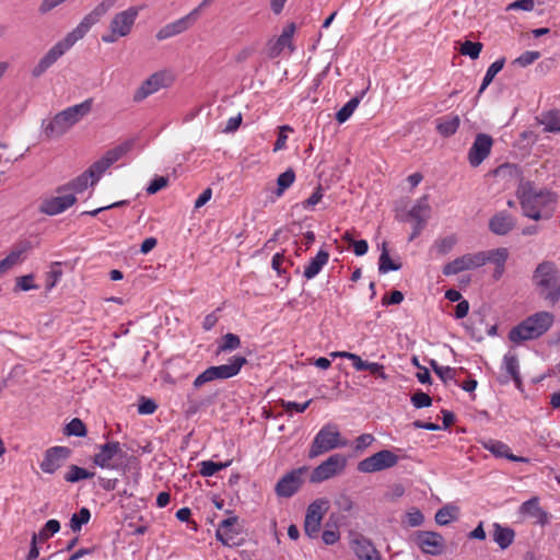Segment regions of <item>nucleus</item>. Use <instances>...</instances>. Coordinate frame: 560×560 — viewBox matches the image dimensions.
I'll return each instance as SVG.
<instances>
[{"label": "nucleus", "instance_id": "obj_17", "mask_svg": "<svg viewBox=\"0 0 560 560\" xmlns=\"http://www.w3.org/2000/svg\"><path fill=\"white\" fill-rule=\"evenodd\" d=\"M167 75L165 71H156L144 80L133 94V102L139 103L149 95L158 92L162 88L168 86Z\"/></svg>", "mask_w": 560, "mask_h": 560}, {"label": "nucleus", "instance_id": "obj_14", "mask_svg": "<svg viewBox=\"0 0 560 560\" xmlns=\"http://www.w3.org/2000/svg\"><path fill=\"white\" fill-rule=\"evenodd\" d=\"M413 540L424 553L439 556L444 551L445 540L436 532L418 530L415 533Z\"/></svg>", "mask_w": 560, "mask_h": 560}, {"label": "nucleus", "instance_id": "obj_39", "mask_svg": "<svg viewBox=\"0 0 560 560\" xmlns=\"http://www.w3.org/2000/svg\"><path fill=\"white\" fill-rule=\"evenodd\" d=\"M504 65H505V58L502 57L489 66L487 72L483 77L482 83L479 88V91H478L479 95L488 88V85L491 84L494 77L503 69Z\"/></svg>", "mask_w": 560, "mask_h": 560}, {"label": "nucleus", "instance_id": "obj_2", "mask_svg": "<svg viewBox=\"0 0 560 560\" xmlns=\"http://www.w3.org/2000/svg\"><path fill=\"white\" fill-rule=\"evenodd\" d=\"M117 0H103L79 25L68 33L63 39L56 43L32 69V77H42L61 56L66 54L79 39L83 38L90 28L96 24L116 3Z\"/></svg>", "mask_w": 560, "mask_h": 560}, {"label": "nucleus", "instance_id": "obj_23", "mask_svg": "<svg viewBox=\"0 0 560 560\" xmlns=\"http://www.w3.org/2000/svg\"><path fill=\"white\" fill-rule=\"evenodd\" d=\"M515 228V219L506 211L497 212L489 220V230L495 235H506Z\"/></svg>", "mask_w": 560, "mask_h": 560}, {"label": "nucleus", "instance_id": "obj_7", "mask_svg": "<svg viewBox=\"0 0 560 560\" xmlns=\"http://www.w3.org/2000/svg\"><path fill=\"white\" fill-rule=\"evenodd\" d=\"M116 457L122 459L127 457V453L121 451L119 442L109 441L100 445V452L93 455L92 462L94 465L101 468L125 471L127 465L113 462Z\"/></svg>", "mask_w": 560, "mask_h": 560}, {"label": "nucleus", "instance_id": "obj_12", "mask_svg": "<svg viewBox=\"0 0 560 560\" xmlns=\"http://www.w3.org/2000/svg\"><path fill=\"white\" fill-rule=\"evenodd\" d=\"M327 505L328 501L326 499H317L307 506L304 520V533L310 538L318 537L320 523L327 510Z\"/></svg>", "mask_w": 560, "mask_h": 560}, {"label": "nucleus", "instance_id": "obj_60", "mask_svg": "<svg viewBox=\"0 0 560 560\" xmlns=\"http://www.w3.org/2000/svg\"><path fill=\"white\" fill-rule=\"evenodd\" d=\"M404 301V293L399 290H393L389 294L382 298V304L385 306L397 305Z\"/></svg>", "mask_w": 560, "mask_h": 560}, {"label": "nucleus", "instance_id": "obj_64", "mask_svg": "<svg viewBox=\"0 0 560 560\" xmlns=\"http://www.w3.org/2000/svg\"><path fill=\"white\" fill-rule=\"evenodd\" d=\"M424 521V516L419 509H412L411 512L407 513V523L411 527L420 526Z\"/></svg>", "mask_w": 560, "mask_h": 560}, {"label": "nucleus", "instance_id": "obj_51", "mask_svg": "<svg viewBox=\"0 0 560 560\" xmlns=\"http://www.w3.org/2000/svg\"><path fill=\"white\" fill-rule=\"evenodd\" d=\"M465 260L463 259V256L457 257L456 259L447 262L443 267V275L444 276H452L457 275L464 270H467V267L465 265Z\"/></svg>", "mask_w": 560, "mask_h": 560}, {"label": "nucleus", "instance_id": "obj_11", "mask_svg": "<svg viewBox=\"0 0 560 560\" xmlns=\"http://www.w3.org/2000/svg\"><path fill=\"white\" fill-rule=\"evenodd\" d=\"M347 466V458L342 454H334L315 467L310 476V482L318 483L341 472Z\"/></svg>", "mask_w": 560, "mask_h": 560}, {"label": "nucleus", "instance_id": "obj_3", "mask_svg": "<svg viewBox=\"0 0 560 560\" xmlns=\"http://www.w3.org/2000/svg\"><path fill=\"white\" fill-rule=\"evenodd\" d=\"M532 284L546 306L555 307L560 302V269L552 260L539 262L533 271Z\"/></svg>", "mask_w": 560, "mask_h": 560}, {"label": "nucleus", "instance_id": "obj_26", "mask_svg": "<svg viewBox=\"0 0 560 560\" xmlns=\"http://www.w3.org/2000/svg\"><path fill=\"white\" fill-rule=\"evenodd\" d=\"M536 121L538 125L544 126V132L560 133V109L559 108H551V109L541 112V114L536 117Z\"/></svg>", "mask_w": 560, "mask_h": 560}, {"label": "nucleus", "instance_id": "obj_5", "mask_svg": "<svg viewBox=\"0 0 560 560\" xmlns=\"http://www.w3.org/2000/svg\"><path fill=\"white\" fill-rule=\"evenodd\" d=\"M346 445L347 441L341 439V434L338 431L337 425L329 423L324 425L315 435L308 451V457L315 458L323 453L337 447H343Z\"/></svg>", "mask_w": 560, "mask_h": 560}, {"label": "nucleus", "instance_id": "obj_41", "mask_svg": "<svg viewBox=\"0 0 560 560\" xmlns=\"http://www.w3.org/2000/svg\"><path fill=\"white\" fill-rule=\"evenodd\" d=\"M294 180L295 172L292 167H289L285 172L281 173L277 178V188L275 190L276 196L281 197Z\"/></svg>", "mask_w": 560, "mask_h": 560}, {"label": "nucleus", "instance_id": "obj_18", "mask_svg": "<svg viewBox=\"0 0 560 560\" xmlns=\"http://www.w3.org/2000/svg\"><path fill=\"white\" fill-rule=\"evenodd\" d=\"M75 202L77 197L74 194L46 198L39 206V212L47 215H56L72 207Z\"/></svg>", "mask_w": 560, "mask_h": 560}, {"label": "nucleus", "instance_id": "obj_38", "mask_svg": "<svg viewBox=\"0 0 560 560\" xmlns=\"http://www.w3.org/2000/svg\"><path fill=\"white\" fill-rule=\"evenodd\" d=\"M60 530V523L57 520H48L38 533H34L32 537H36V541L44 542Z\"/></svg>", "mask_w": 560, "mask_h": 560}, {"label": "nucleus", "instance_id": "obj_25", "mask_svg": "<svg viewBox=\"0 0 560 560\" xmlns=\"http://www.w3.org/2000/svg\"><path fill=\"white\" fill-rule=\"evenodd\" d=\"M508 338L514 343H521L523 341L537 339L538 336L535 334L534 327L529 323L528 317H526L509 331Z\"/></svg>", "mask_w": 560, "mask_h": 560}, {"label": "nucleus", "instance_id": "obj_46", "mask_svg": "<svg viewBox=\"0 0 560 560\" xmlns=\"http://www.w3.org/2000/svg\"><path fill=\"white\" fill-rule=\"evenodd\" d=\"M503 363H504L508 376L505 380L501 381V383H508L511 377L520 374V365H518L517 355L515 353L508 352L503 358Z\"/></svg>", "mask_w": 560, "mask_h": 560}, {"label": "nucleus", "instance_id": "obj_36", "mask_svg": "<svg viewBox=\"0 0 560 560\" xmlns=\"http://www.w3.org/2000/svg\"><path fill=\"white\" fill-rule=\"evenodd\" d=\"M364 91L361 92L360 95H355L354 97L350 98L335 115V119L339 122V124H343L346 122L350 117L351 115L353 114V112L355 110V108L359 106L360 102H361V98L362 96L364 95Z\"/></svg>", "mask_w": 560, "mask_h": 560}, {"label": "nucleus", "instance_id": "obj_20", "mask_svg": "<svg viewBox=\"0 0 560 560\" xmlns=\"http://www.w3.org/2000/svg\"><path fill=\"white\" fill-rule=\"evenodd\" d=\"M229 361V364L209 366L213 381L228 380L236 376L242 368L248 362L243 355H233Z\"/></svg>", "mask_w": 560, "mask_h": 560}, {"label": "nucleus", "instance_id": "obj_13", "mask_svg": "<svg viewBox=\"0 0 560 560\" xmlns=\"http://www.w3.org/2000/svg\"><path fill=\"white\" fill-rule=\"evenodd\" d=\"M71 455L72 450L68 446H51L44 452L39 468L45 474L54 475Z\"/></svg>", "mask_w": 560, "mask_h": 560}, {"label": "nucleus", "instance_id": "obj_29", "mask_svg": "<svg viewBox=\"0 0 560 560\" xmlns=\"http://www.w3.org/2000/svg\"><path fill=\"white\" fill-rule=\"evenodd\" d=\"M492 537L493 540L498 544V546L504 550L509 548L515 538V530L509 526H502L499 523H494L493 525Z\"/></svg>", "mask_w": 560, "mask_h": 560}, {"label": "nucleus", "instance_id": "obj_32", "mask_svg": "<svg viewBox=\"0 0 560 560\" xmlns=\"http://www.w3.org/2000/svg\"><path fill=\"white\" fill-rule=\"evenodd\" d=\"M402 267V264L397 259H393L389 256V252L387 248V242L382 243V252L378 258V271L381 273H387L389 271H397L400 270Z\"/></svg>", "mask_w": 560, "mask_h": 560}, {"label": "nucleus", "instance_id": "obj_27", "mask_svg": "<svg viewBox=\"0 0 560 560\" xmlns=\"http://www.w3.org/2000/svg\"><path fill=\"white\" fill-rule=\"evenodd\" d=\"M528 319L534 327L535 334L539 338L550 329L555 320V315L547 311H540L528 316Z\"/></svg>", "mask_w": 560, "mask_h": 560}, {"label": "nucleus", "instance_id": "obj_56", "mask_svg": "<svg viewBox=\"0 0 560 560\" xmlns=\"http://www.w3.org/2000/svg\"><path fill=\"white\" fill-rule=\"evenodd\" d=\"M311 402H312V399H308L307 401H305L303 404H299V402H295V401L280 400V404H281V406L283 407V409H284V411L287 413H292V412L301 413V412H304L307 409V407L310 406Z\"/></svg>", "mask_w": 560, "mask_h": 560}, {"label": "nucleus", "instance_id": "obj_40", "mask_svg": "<svg viewBox=\"0 0 560 560\" xmlns=\"http://www.w3.org/2000/svg\"><path fill=\"white\" fill-rule=\"evenodd\" d=\"M62 432L66 436L85 438L88 435V428L80 418H73L65 425Z\"/></svg>", "mask_w": 560, "mask_h": 560}, {"label": "nucleus", "instance_id": "obj_34", "mask_svg": "<svg viewBox=\"0 0 560 560\" xmlns=\"http://www.w3.org/2000/svg\"><path fill=\"white\" fill-rule=\"evenodd\" d=\"M133 145V140H126L122 143L116 145L115 148L105 152L102 159L112 166L115 162L120 160L125 154H127Z\"/></svg>", "mask_w": 560, "mask_h": 560}, {"label": "nucleus", "instance_id": "obj_45", "mask_svg": "<svg viewBox=\"0 0 560 560\" xmlns=\"http://www.w3.org/2000/svg\"><path fill=\"white\" fill-rule=\"evenodd\" d=\"M353 550L357 555V557L360 560H363L368 556L374 552L375 547L371 542V540L366 539L365 537L361 536L360 538H357L354 540V547Z\"/></svg>", "mask_w": 560, "mask_h": 560}, {"label": "nucleus", "instance_id": "obj_24", "mask_svg": "<svg viewBox=\"0 0 560 560\" xmlns=\"http://www.w3.org/2000/svg\"><path fill=\"white\" fill-rule=\"evenodd\" d=\"M485 448L488 450L492 455H494L498 458H506L511 462L516 463H527L528 459L523 456L514 455L511 452V448L508 444L497 441V440H489L487 443L483 444Z\"/></svg>", "mask_w": 560, "mask_h": 560}, {"label": "nucleus", "instance_id": "obj_30", "mask_svg": "<svg viewBox=\"0 0 560 560\" xmlns=\"http://www.w3.org/2000/svg\"><path fill=\"white\" fill-rule=\"evenodd\" d=\"M328 259L329 253L324 249H319L316 256L305 266L303 276L307 280L313 279L320 272L322 268L328 262Z\"/></svg>", "mask_w": 560, "mask_h": 560}, {"label": "nucleus", "instance_id": "obj_21", "mask_svg": "<svg viewBox=\"0 0 560 560\" xmlns=\"http://www.w3.org/2000/svg\"><path fill=\"white\" fill-rule=\"evenodd\" d=\"M237 521L238 517L236 515H233L222 520L221 523L219 524L218 529L215 532V538L223 546L234 547L240 546L242 544V540L233 541L234 536L240 534V530L235 528Z\"/></svg>", "mask_w": 560, "mask_h": 560}, {"label": "nucleus", "instance_id": "obj_31", "mask_svg": "<svg viewBox=\"0 0 560 560\" xmlns=\"http://www.w3.org/2000/svg\"><path fill=\"white\" fill-rule=\"evenodd\" d=\"M460 118L458 115H452L438 120L436 131L444 138L455 135L459 128Z\"/></svg>", "mask_w": 560, "mask_h": 560}, {"label": "nucleus", "instance_id": "obj_53", "mask_svg": "<svg viewBox=\"0 0 560 560\" xmlns=\"http://www.w3.org/2000/svg\"><path fill=\"white\" fill-rule=\"evenodd\" d=\"M60 266L61 262L58 261L52 264L51 270L47 273L46 290H51L61 278L62 270L60 269Z\"/></svg>", "mask_w": 560, "mask_h": 560}, {"label": "nucleus", "instance_id": "obj_50", "mask_svg": "<svg viewBox=\"0 0 560 560\" xmlns=\"http://www.w3.org/2000/svg\"><path fill=\"white\" fill-rule=\"evenodd\" d=\"M410 401L416 409L428 408V407L432 406L431 396L429 394L422 392L421 389L416 390L411 395Z\"/></svg>", "mask_w": 560, "mask_h": 560}, {"label": "nucleus", "instance_id": "obj_28", "mask_svg": "<svg viewBox=\"0 0 560 560\" xmlns=\"http://www.w3.org/2000/svg\"><path fill=\"white\" fill-rule=\"evenodd\" d=\"M509 258V250L505 247H499L495 249H491L490 259L488 262H491L495 266L494 271L492 273V278L494 281H499L504 271H505V264Z\"/></svg>", "mask_w": 560, "mask_h": 560}, {"label": "nucleus", "instance_id": "obj_16", "mask_svg": "<svg viewBox=\"0 0 560 560\" xmlns=\"http://www.w3.org/2000/svg\"><path fill=\"white\" fill-rule=\"evenodd\" d=\"M493 139L490 135L478 133L468 151V161L472 167L479 166L490 154Z\"/></svg>", "mask_w": 560, "mask_h": 560}, {"label": "nucleus", "instance_id": "obj_8", "mask_svg": "<svg viewBox=\"0 0 560 560\" xmlns=\"http://www.w3.org/2000/svg\"><path fill=\"white\" fill-rule=\"evenodd\" d=\"M431 207L428 203V196L421 197L417 203L402 217L398 213L396 219L402 222L413 221L412 232L409 236V241L417 238L427 225L428 219L430 218Z\"/></svg>", "mask_w": 560, "mask_h": 560}, {"label": "nucleus", "instance_id": "obj_22", "mask_svg": "<svg viewBox=\"0 0 560 560\" xmlns=\"http://www.w3.org/2000/svg\"><path fill=\"white\" fill-rule=\"evenodd\" d=\"M540 498L537 495L532 497L527 501L523 502L518 508L521 515H527L536 518L535 524L545 526L550 522V515L540 505Z\"/></svg>", "mask_w": 560, "mask_h": 560}, {"label": "nucleus", "instance_id": "obj_10", "mask_svg": "<svg viewBox=\"0 0 560 560\" xmlns=\"http://www.w3.org/2000/svg\"><path fill=\"white\" fill-rule=\"evenodd\" d=\"M399 460L398 455L389 450H382L359 462L357 469L360 472H376L394 467Z\"/></svg>", "mask_w": 560, "mask_h": 560}, {"label": "nucleus", "instance_id": "obj_44", "mask_svg": "<svg viewBox=\"0 0 560 560\" xmlns=\"http://www.w3.org/2000/svg\"><path fill=\"white\" fill-rule=\"evenodd\" d=\"M458 508L454 505H445L435 513V522L441 526L450 524L457 517Z\"/></svg>", "mask_w": 560, "mask_h": 560}, {"label": "nucleus", "instance_id": "obj_62", "mask_svg": "<svg viewBox=\"0 0 560 560\" xmlns=\"http://www.w3.org/2000/svg\"><path fill=\"white\" fill-rule=\"evenodd\" d=\"M323 186L318 184L313 194L302 202L303 207L308 208L317 205L323 198Z\"/></svg>", "mask_w": 560, "mask_h": 560}, {"label": "nucleus", "instance_id": "obj_19", "mask_svg": "<svg viewBox=\"0 0 560 560\" xmlns=\"http://www.w3.org/2000/svg\"><path fill=\"white\" fill-rule=\"evenodd\" d=\"M295 23L291 22L284 26L281 35L276 40H270L268 43L267 55L270 59L277 58L284 47H288L291 51L294 50V46L292 43V37L295 32Z\"/></svg>", "mask_w": 560, "mask_h": 560}, {"label": "nucleus", "instance_id": "obj_9", "mask_svg": "<svg viewBox=\"0 0 560 560\" xmlns=\"http://www.w3.org/2000/svg\"><path fill=\"white\" fill-rule=\"evenodd\" d=\"M307 471V466H301L283 475L275 486L277 497L288 499L298 493L305 482L304 475Z\"/></svg>", "mask_w": 560, "mask_h": 560}, {"label": "nucleus", "instance_id": "obj_43", "mask_svg": "<svg viewBox=\"0 0 560 560\" xmlns=\"http://www.w3.org/2000/svg\"><path fill=\"white\" fill-rule=\"evenodd\" d=\"M91 520V512L88 508L83 506L79 510V512L73 513L69 526L72 532L78 533L81 530L82 526L88 524Z\"/></svg>", "mask_w": 560, "mask_h": 560}, {"label": "nucleus", "instance_id": "obj_59", "mask_svg": "<svg viewBox=\"0 0 560 560\" xmlns=\"http://www.w3.org/2000/svg\"><path fill=\"white\" fill-rule=\"evenodd\" d=\"M292 132L293 128L289 125H283L279 127L278 137L275 142L273 151L281 150L285 148L287 139H288V132Z\"/></svg>", "mask_w": 560, "mask_h": 560}, {"label": "nucleus", "instance_id": "obj_4", "mask_svg": "<svg viewBox=\"0 0 560 560\" xmlns=\"http://www.w3.org/2000/svg\"><path fill=\"white\" fill-rule=\"evenodd\" d=\"M93 107V98L70 106L57 113L46 125L44 133L47 138H58L65 135L72 126L90 114Z\"/></svg>", "mask_w": 560, "mask_h": 560}, {"label": "nucleus", "instance_id": "obj_61", "mask_svg": "<svg viewBox=\"0 0 560 560\" xmlns=\"http://www.w3.org/2000/svg\"><path fill=\"white\" fill-rule=\"evenodd\" d=\"M176 518L179 521V522H186L188 524L191 525V528L197 532L198 530V524L195 522V521H191L190 517H191V510L189 508H182L179 509L176 514H175Z\"/></svg>", "mask_w": 560, "mask_h": 560}, {"label": "nucleus", "instance_id": "obj_15", "mask_svg": "<svg viewBox=\"0 0 560 560\" xmlns=\"http://www.w3.org/2000/svg\"><path fill=\"white\" fill-rule=\"evenodd\" d=\"M198 20V10L190 11L187 15L168 23L161 27L155 37L158 40H164L173 36L183 34L195 25Z\"/></svg>", "mask_w": 560, "mask_h": 560}, {"label": "nucleus", "instance_id": "obj_48", "mask_svg": "<svg viewBox=\"0 0 560 560\" xmlns=\"http://www.w3.org/2000/svg\"><path fill=\"white\" fill-rule=\"evenodd\" d=\"M482 48L483 45L480 42L465 40L460 45L459 52L464 56H468L472 60H476L479 58Z\"/></svg>", "mask_w": 560, "mask_h": 560}, {"label": "nucleus", "instance_id": "obj_63", "mask_svg": "<svg viewBox=\"0 0 560 560\" xmlns=\"http://www.w3.org/2000/svg\"><path fill=\"white\" fill-rule=\"evenodd\" d=\"M335 504L340 511L343 512H350L353 508L352 499L346 493L339 494L338 498L335 500Z\"/></svg>", "mask_w": 560, "mask_h": 560}, {"label": "nucleus", "instance_id": "obj_49", "mask_svg": "<svg viewBox=\"0 0 560 560\" xmlns=\"http://www.w3.org/2000/svg\"><path fill=\"white\" fill-rule=\"evenodd\" d=\"M110 166L101 158L95 161L88 170L86 174L92 178L91 185L95 184L103 173H105Z\"/></svg>", "mask_w": 560, "mask_h": 560}, {"label": "nucleus", "instance_id": "obj_1", "mask_svg": "<svg viewBox=\"0 0 560 560\" xmlns=\"http://www.w3.org/2000/svg\"><path fill=\"white\" fill-rule=\"evenodd\" d=\"M494 173L499 176L509 173L511 176L521 178L516 189V197L524 217L534 221H540L549 220L555 215L558 194L547 188L535 189L534 182L523 178L520 165L505 163L498 166Z\"/></svg>", "mask_w": 560, "mask_h": 560}, {"label": "nucleus", "instance_id": "obj_33", "mask_svg": "<svg viewBox=\"0 0 560 560\" xmlns=\"http://www.w3.org/2000/svg\"><path fill=\"white\" fill-rule=\"evenodd\" d=\"M89 178H91L90 175H88L86 171H84L82 174H80L75 178L71 179L67 184H63V185L57 187L56 192H58V194H65L67 191L82 192L89 186Z\"/></svg>", "mask_w": 560, "mask_h": 560}, {"label": "nucleus", "instance_id": "obj_42", "mask_svg": "<svg viewBox=\"0 0 560 560\" xmlns=\"http://www.w3.org/2000/svg\"><path fill=\"white\" fill-rule=\"evenodd\" d=\"M232 460L228 462H213V460H203L199 464V474L203 477H211L215 475L218 471L225 469L231 465Z\"/></svg>", "mask_w": 560, "mask_h": 560}, {"label": "nucleus", "instance_id": "obj_52", "mask_svg": "<svg viewBox=\"0 0 560 560\" xmlns=\"http://www.w3.org/2000/svg\"><path fill=\"white\" fill-rule=\"evenodd\" d=\"M456 242L457 238L455 235H448L438 240L435 242V248L440 255H446L452 250Z\"/></svg>", "mask_w": 560, "mask_h": 560}, {"label": "nucleus", "instance_id": "obj_47", "mask_svg": "<svg viewBox=\"0 0 560 560\" xmlns=\"http://www.w3.org/2000/svg\"><path fill=\"white\" fill-rule=\"evenodd\" d=\"M241 346V339L233 332H228L221 337L218 346V353L237 349Z\"/></svg>", "mask_w": 560, "mask_h": 560}, {"label": "nucleus", "instance_id": "obj_37", "mask_svg": "<svg viewBox=\"0 0 560 560\" xmlns=\"http://www.w3.org/2000/svg\"><path fill=\"white\" fill-rule=\"evenodd\" d=\"M490 255L491 250H482L475 254H465L463 255V259L465 260V265L468 270L486 265L490 259Z\"/></svg>", "mask_w": 560, "mask_h": 560}, {"label": "nucleus", "instance_id": "obj_35", "mask_svg": "<svg viewBox=\"0 0 560 560\" xmlns=\"http://www.w3.org/2000/svg\"><path fill=\"white\" fill-rule=\"evenodd\" d=\"M94 475V471H90L86 468L72 464L68 467V471L65 474L63 479L66 482L77 483L85 479H91Z\"/></svg>", "mask_w": 560, "mask_h": 560}, {"label": "nucleus", "instance_id": "obj_57", "mask_svg": "<svg viewBox=\"0 0 560 560\" xmlns=\"http://www.w3.org/2000/svg\"><path fill=\"white\" fill-rule=\"evenodd\" d=\"M168 184V177L155 176L148 185L145 191L148 195H154L161 189L165 188Z\"/></svg>", "mask_w": 560, "mask_h": 560}, {"label": "nucleus", "instance_id": "obj_6", "mask_svg": "<svg viewBox=\"0 0 560 560\" xmlns=\"http://www.w3.org/2000/svg\"><path fill=\"white\" fill-rule=\"evenodd\" d=\"M139 14L137 7H129L127 10L116 13L109 23V33L102 35L104 43L110 44L130 34L136 19Z\"/></svg>", "mask_w": 560, "mask_h": 560}, {"label": "nucleus", "instance_id": "obj_58", "mask_svg": "<svg viewBox=\"0 0 560 560\" xmlns=\"http://www.w3.org/2000/svg\"><path fill=\"white\" fill-rule=\"evenodd\" d=\"M539 58H540L539 51L527 50V51L523 52L520 57H517L514 60V63H517L521 67H527Z\"/></svg>", "mask_w": 560, "mask_h": 560}, {"label": "nucleus", "instance_id": "obj_54", "mask_svg": "<svg viewBox=\"0 0 560 560\" xmlns=\"http://www.w3.org/2000/svg\"><path fill=\"white\" fill-rule=\"evenodd\" d=\"M158 409V404L152 398L141 396L138 404V412L140 415H152Z\"/></svg>", "mask_w": 560, "mask_h": 560}, {"label": "nucleus", "instance_id": "obj_55", "mask_svg": "<svg viewBox=\"0 0 560 560\" xmlns=\"http://www.w3.org/2000/svg\"><path fill=\"white\" fill-rule=\"evenodd\" d=\"M38 287L34 283V276L32 273L21 276L16 278V284L14 290L21 291H30L32 289H37Z\"/></svg>", "mask_w": 560, "mask_h": 560}]
</instances>
